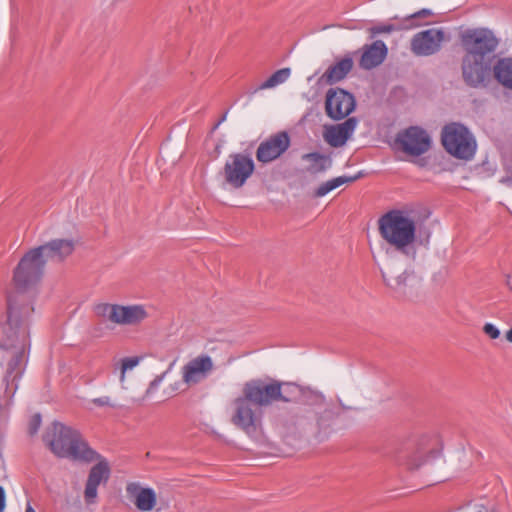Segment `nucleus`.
Wrapping results in <instances>:
<instances>
[{
	"instance_id": "1",
	"label": "nucleus",
	"mask_w": 512,
	"mask_h": 512,
	"mask_svg": "<svg viewBox=\"0 0 512 512\" xmlns=\"http://www.w3.org/2000/svg\"><path fill=\"white\" fill-rule=\"evenodd\" d=\"M462 51L460 61L464 83L471 88L486 87L491 79V57L500 45V38L487 27H468L458 32Z\"/></svg>"
},
{
	"instance_id": "2",
	"label": "nucleus",
	"mask_w": 512,
	"mask_h": 512,
	"mask_svg": "<svg viewBox=\"0 0 512 512\" xmlns=\"http://www.w3.org/2000/svg\"><path fill=\"white\" fill-rule=\"evenodd\" d=\"M280 388L281 386H248L244 396L234 399L231 403V423L251 439H261L263 427L259 406L276 400L287 401L288 399L282 396Z\"/></svg>"
},
{
	"instance_id": "3",
	"label": "nucleus",
	"mask_w": 512,
	"mask_h": 512,
	"mask_svg": "<svg viewBox=\"0 0 512 512\" xmlns=\"http://www.w3.org/2000/svg\"><path fill=\"white\" fill-rule=\"evenodd\" d=\"M378 230L386 243L395 252L408 258L416 254V223L404 210H391L378 220Z\"/></svg>"
},
{
	"instance_id": "4",
	"label": "nucleus",
	"mask_w": 512,
	"mask_h": 512,
	"mask_svg": "<svg viewBox=\"0 0 512 512\" xmlns=\"http://www.w3.org/2000/svg\"><path fill=\"white\" fill-rule=\"evenodd\" d=\"M44 442L58 457L92 461L96 453L90 449L80 433L70 426L53 422L44 434Z\"/></svg>"
},
{
	"instance_id": "5",
	"label": "nucleus",
	"mask_w": 512,
	"mask_h": 512,
	"mask_svg": "<svg viewBox=\"0 0 512 512\" xmlns=\"http://www.w3.org/2000/svg\"><path fill=\"white\" fill-rule=\"evenodd\" d=\"M441 143L448 154L459 160H472L477 150L474 135L463 124L456 122L442 128Z\"/></svg>"
},
{
	"instance_id": "6",
	"label": "nucleus",
	"mask_w": 512,
	"mask_h": 512,
	"mask_svg": "<svg viewBox=\"0 0 512 512\" xmlns=\"http://www.w3.org/2000/svg\"><path fill=\"white\" fill-rule=\"evenodd\" d=\"M46 259L40 249L33 248L19 261L13 273V281L17 288L26 289L38 283L44 273Z\"/></svg>"
},
{
	"instance_id": "7",
	"label": "nucleus",
	"mask_w": 512,
	"mask_h": 512,
	"mask_svg": "<svg viewBox=\"0 0 512 512\" xmlns=\"http://www.w3.org/2000/svg\"><path fill=\"white\" fill-rule=\"evenodd\" d=\"M254 170L255 164L249 154L232 153L227 157L221 174L226 185L240 189L253 175Z\"/></svg>"
},
{
	"instance_id": "8",
	"label": "nucleus",
	"mask_w": 512,
	"mask_h": 512,
	"mask_svg": "<svg viewBox=\"0 0 512 512\" xmlns=\"http://www.w3.org/2000/svg\"><path fill=\"white\" fill-rule=\"evenodd\" d=\"M446 40L442 28H430L416 33L410 42V49L416 56H431L438 53Z\"/></svg>"
},
{
	"instance_id": "9",
	"label": "nucleus",
	"mask_w": 512,
	"mask_h": 512,
	"mask_svg": "<svg viewBox=\"0 0 512 512\" xmlns=\"http://www.w3.org/2000/svg\"><path fill=\"white\" fill-rule=\"evenodd\" d=\"M397 142L400 144L403 152L412 156H420L431 147L429 134L418 126H411L399 133Z\"/></svg>"
},
{
	"instance_id": "10",
	"label": "nucleus",
	"mask_w": 512,
	"mask_h": 512,
	"mask_svg": "<svg viewBox=\"0 0 512 512\" xmlns=\"http://www.w3.org/2000/svg\"><path fill=\"white\" fill-rule=\"evenodd\" d=\"M354 96L343 89H330L326 95V114L334 119L340 120L348 116L355 109Z\"/></svg>"
},
{
	"instance_id": "11",
	"label": "nucleus",
	"mask_w": 512,
	"mask_h": 512,
	"mask_svg": "<svg viewBox=\"0 0 512 512\" xmlns=\"http://www.w3.org/2000/svg\"><path fill=\"white\" fill-rule=\"evenodd\" d=\"M381 273L385 284L398 295H410L419 286V279L414 272L404 271L396 275L393 265L390 263L386 264Z\"/></svg>"
},
{
	"instance_id": "12",
	"label": "nucleus",
	"mask_w": 512,
	"mask_h": 512,
	"mask_svg": "<svg viewBox=\"0 0 512 512\" xmlns=\"http://www.w3.org/2000/svg\"><path fill=\"white\" fill-rule=\"evenodd\" d=\"M215 364L208 354H199L191 358L181 368L182 381L185 384L199 383L207 379L214 371Z\"/></svg>"
},
{
	"instance_id": "13",
	"label": "nucleus",
	"mask_w": 512,
	"mask_h": 512,
	"mask_svg": "<svg viewBox=\"0 0 512 512\" xmlns=\"http://www.w3.org/2000/svg\"><path fill=\"white\" fill-rule=\"evenodd\" d=\"M290 146L287 132L281 131L261 142L256 151V158L261 163H269L279 158Z\"/></svg>"
},
{
	"instance_id": "14",
	"label": "nucleus",
	"mask_w": 512,
	"mask_h": 512,
	"mask_svg": "<svg viewBox=\"0 0 512 512\" xmlns=\"http://www.w3.org/2000/svg\"><path fill=\"white\" fill-rule=\"evenodd\" d=\"M126 497L140 512H150L157 505L156 492L137 482H130L126 485Z\"/></svg>"
},
{
	"instance_id": "15",
	"label": "nucleus",
	"mask_w": 512,
	"mask_h": 512,
	"mask_svg": "<svg viewBox=\"0 0 512 512\" xmlns=\"http://www.w3.org/2000/svg\"><path fill=\"white\" fill-rule=\"evenodd\" d=\"M109 475L110 468L105 461H100L91 468L84 489V500L86 504L91 505L96 503L98 487L100 484L108 481Z\"/></svg>"
},
{
	"instance_id": "16",
	"label": "nucleus",
	"mask_w": 512,
	"mask_h": 512,
	"mask_svg": "<svg viewBox=\"0 0 512 512\" xmlns=\"http://www.w3.org/2000/svg\"><path fill=\"white\" fill-rule=\"evenodd\" d=\"M356 125V118H348L341 124L327 127L323 133V138L330 146L335 148L341 147L352 135Z\"/></svg>"
},
{
	"instance_id": "17",
	"label": "nucleus",
	"mask_w": 512,
	"mask_h": 512,
	"mask_svg": "<svg viewBox=\"0 0 512 512\" xmlns=\"http://www.w3.org/2000/svg\"><path fill=\"white\" fill-rule=\"evenodd\" d=\"M387 52L388 49L381 40H377L371 45H365L359 62L360 67L370 70L379 66L385 60Z\"/></svg>"
},
{
	"instance_id": "18",
	"label": "nucleus",
	"mask_w": 512,
	"mask_h": 512,
	"mask_svg": "<svg viewBox=\"0 0 512 512\" xmlns=\"http://www.w3.org/2000/svg\"><path fill=\"white\" fill-rule=\"evenodd\" d=\"M37 248L40 249V252L46 260L55 259L58 261H62L63 259L72 254L75 245L72 240L55 239Z\"/></svg>"
},
{
	"instance_id": "19",
	"label": "nucleus",
	"mask_w": 512,
	"mask_h": 512,
	"mask_svg": "<svg viewBox=\"0 0 512 512\" xmlns=\"http://www.w3.org/2000/svg\"><path fill=\"white\" fill-rule=\"evenodd\" d=\"M27 364V356L24 349L16 351L8 361L3 375L5 384H16L24 374Z\"/></svg>"
},
{
	"instance_id": "20",
	"label": "nucleus",
	"mask_w": 512,
	"mask_h": 512,
	"mask_svg": "<svg viewBox=\"0 0 512 512\" xmlns=\"http://www.w3.org/2000/svg\"><path fill=\"white\" fill-rule=\"evenodd\" d=\"M438 455L439 451L424 445H419L413 448L405 459L398 457L397 461L406 465L408 469L414 470L420 468Z\"/></svg>"
},
{
	"instance_id": "21",
	"label": "nucleus",
	"mask_w": 512,
	"mask_h": 512,
	"mask_svg": "<svg viewBox=\"0 0 512 512\" xmlns=\"http://www.w3.org/2000/svg\"><path fill=\"white\" fill-rule=\"evenodd\" d=\"M148 317V313L142 305H118L117 325H137Z\"/></svg>"
},
{
	"instance_id": "22",
	"label": "nucleus",
	"mask_w": 512,
	"mask_h": 512,
	"mask_svg": "<svg viewBox=\"0 0 512 512\" xmlns=\"http://www.w3.org/2000/svg\"><path fill=\"white\" fill-rule=\"evenodd\" d=\"M491 74L494 79L505 89L512 91V57H501L493 65Z\"/></svg>"
},
{
	"instance_id": "23",
	"label": "nucleus",
	"mask_w": 512,
	"mask_h": 512,
	"mask_svg": "<svg viewBox=\"0 0 512 512\" xmlns=\"http://www.w3.org/2000/svg\"><path fill=\"white\" fill-rule=\"evenodd\" d=\"M353 67L351 58H343L334 65L330 66L326 72L320 77V81L332 85L346 77Z\"/></svg>"
},
{
	"instance_id": "24",
	"label": "nucleus",
	"mask_w": 512,
	"mask_h": 512,
	"mask_svg": "<svg viewBox=\"0 0 512 512\" xmlns=\"http://www.w3.org/2000/svg\"><path fill=\"white\" fill-rule=\"evenodd\" d=\"M145 388L144 394L140 395H133L132 392H128V394L131 396V399L136 402L143 401L147 398L153 399L155 401H164L165 399L172 397L175 393L174 388L170 389H161L163 386H143Z\"/></svg>"
},
{
	"instance_id": "25",
	"label": "nucleus",
	"mask_w": 512,
	"mask_h": 512,
	"mask_svg": "<svg viewBox=\"0 0 512 512\" xmlns=\"http://www.w3.org/2000/svg\"><path fill=\"white\" fill-rule=\"evenodd\" d=\"M302 160L309 163L307 171L311 174H317L326 171L331 167L332 161L329 156L318 152L307 153L302 156Z\"/></svg>"
},
{
	"instance_id": "26",
	"label": "nucleus",
	"mask_w": 512,
	"mask_h": 512,
	"mask_svg": "<svg viewBox=\"0 0 512 512\" xmlns=\"http://www.w3.org/2000/svg\"><path fill=\"white\" fill-rule=\"evenodd\" d=\"M359 179V175L355 176H339L333 179H330L321 185L315 190L314 195L315 197H323L330 191L340 187L343 184L346 183H352Z\"/></svg>"
},
{
	"instance_id": "27",
	"label": "nucleus",
	"mask_w": 512,
	"mask_h": 512,
	"mask_svg": "<svg viewBox=\"0 0 512 512\" xmlns=\"http://www.w3.org/2000/svg\"><path fill=\"white\" fill-rule=\"evenodd\" d=\"M291 75L290 68H282L274 72L267 80H265L260 86L259 90H265L274 88L288 80Z\"/></svg>"
},
{
	"instance_id": "28",
	"label": "nucleus",
	"mask_w": 512,
	"mask_h": 512,
	"mask_svg": "<svg viewBox=\"0 0 512 512\" xmlns=\"http://www.w3.org/2000/svg\"><path fill=\"white\" fill-rule=\"evenodd\" d=\"M118 305L119 304L99 303L94 306L93 311L96 316L115 324Z\"/></svg>"
},
{
	"instance_id": "29",
	"label": "nucleus",
	"mask_w": 512,
	"mask_h": 512,
	"mask_svg": "<svg viewBox=\"0 0 512 512\" xmlns=\"http://www.w3.org/2000/svg\"><path fill=\"white\" fill-rule=\"evenodd\" d=\"M433 15L430 9L419 10L404 19L403 29H413L424 25L425 23L419 22V19H424Z\"/></svg>"
},
{
	"instance_id": "30",
	"label": "nucleus",
	"mask_w": 512,
	"mask_h": 512,
	"mask_svg": "<svg viewBox=\"0 0 512 512\" xmlns=\"http://www.w3.org/2000/svg\"><path fill=\"white\" fill-rule=\"evenodd\" d=\"M16 389L10 386H0V411L8 409L12 403Z\"/></svg>"
},
{
	"instance_id": "31",
	"label": "nucleus",
	"mask_w": 512,
	"mask_h": 512,
	"mask_svg": "<svg viewBox=\"0 0 512 512\" xmlns=\"http://www.w3.org/2000/svg\"><path fill=\"white\" fill-rule=\"evenodd\" d=\"M141 357L135 356V357H127L122 360V366H121V376L120 380L124 381L125 373L127 370H131L134 367H136L140 361Z\"/></svg>"
},
{
	"instance_id": "32",
	"label": "nucleus",
	"mask_w": 512,
	"mask_h": 512,
	"mask_svg": "<svg viewBox=\"0 0 512 512\" xmlns=\"http://www.w3.org/2000/svg\"><path fill=\"white\" fill-rule=\"evenodd\" d=\"M483 332L491 339H497L500 336L499 329L492 323H486L483 326Z\"/></svg>"
},
{
	"instance_id": "33",
	"label": "nucleus",
	"mask_w": 512,
	"mask_h": 512,
	"mask_svg": "<svg viewBox=\"0 0 512 512\" xmlns=\"http://www.w3.org/2000/svg\"><path fill=\"white\" fill-rule=\"evenodd\" d=\"M41 425V416L40 414H35L32 416L31 420H30V423H29V431H30V434H35L39 427Z\"/></svg>"
},
{
	"instance_id": "34",
	"label": "nucleus",
	"mask_w": 512,
	"mask_h": 512,
	"mask_svg": "<svg viewBox=\"0 0 512 512\" xmlns=\"http://www.w3.org/2000/svg\"><path fill=\"white\" fill-rule=\"evenodd\" d=\"M92 403L95 404L96 406H114L115 405V401L113 399H111L109 396L94 398L92 400Z\"/></svg>"
},
{
	"instance_id": "35",
	"label": "nucleus",
	"mask_w": 512,
	"mask_h": 512,
	"mask_svg": "<svg viewBox=\"0 0 512 512\" xmlns=\"http://www.w3.org/2000/svg\"><path fill=\"white\" fill-rule=\"evenodd\" d=\"M398 28L395 27L394 25H381V26H376V27H373L371 29V32L373 34H381V33H390L392 31H395L397 30Z\"/></svg>"
},
{
	"instance_id": "36",
	"label": "nucleus",
	"mask_w": 512,
	"mask_h": 512,
	"mask_svg": "<svg viewBox=\"0 0 512 512\" xmlns=\"http://www.w3.org/2000/svg\"><path fill=\"white\" fill-rule=\"evenodd\" d=\"M13 318H15V319L17 318L16 310H15L14 306L12 305L11 301L9 300V302H8V321L12 322Z\"/></svg>"
},
{
	"instance_id": "37",
	"label": "nucleus",
	"mask_w": 512,
	"mask_h": 512,
	"mask_svg": "<svg viewBox=\"0 0 512 512\" xmlns=\"http://www.w3.org/2000/svg\"><path fill=\"white\" fill-rule=\"evenodd\" d=\"M464 512H491V511H489L482 505H474V506L466 509Z\"/></svg>"
},
{
	"instance_id": "38",
	"label": "nucleus",
	"mask_w": 512,
	"mask_h": 512,
	"mask_svg": "<svg viewBox=\"0 0 512 512\" xmlns=\"http://www.w3.org/2000/svg\"><path fill=\"white\" fill-rule=\"evenodd\" d=\"M6 506V497L3 487L0 486V511H3Z\"/></svg>"
},
{
	"instance_id": "39",
	"label": "nucleus",
	"mask_w": 512,
	"mask_h": 512,
	"mask_svg": "<svg viewBox=\"0 0 512 512\" xmlns=\"http://www.w3.org/2000/svg\"><path fill=\"white\" fill-rule=\"evenodd\" d=\"M253 384H273V385H276V384H285L284 382H277V381H274V380H269L268 382H263V381H255L253 382Z\"/></svg>"
},
{
	"instance_id": "40",
	"label": "nucleus",
	"mask_w": 512,
	"mask_h": 512,
	"mask_svg": "<svg viewBox=\"0 0 512 512\" xmlns=\"http://www.w3.org/2000/svg\"><path fill=\"white\" fill-rule=\"evenodd\" d=\"M506 285L508 287V289L512 292V276L511 275H506Z\"/></svg>"
},
{
	"instance_id": "41",
	"label": "nucleus",
	"mask_w": 512,
	"mask_h": 512,
	"mask_svg": "<svg viewBox=\"0 0 512 512\" xmlns=\"http://www.w3.org/2000/svg\"><path fill=\"white\" fill-rule=\"evenodd\" d=\"M505 338L508 342L512 343V327L506 332Z\"/></svg>"
},
{
	"instance_id": "42",
	"label": "nucleus",
	"mask_w": 512,
	"mask_h": 512,
	"mask_svg": "<svg viewBox=\"0 0 512 512\" xmlns=\"http://www.w3.org/2000/svg\"><path fill=\"white\" fill-rule=\"evenodd\" d=\"M226 119V113L222 116V118L218 121V123L214 126V129L218 128V126L225 121Z\"/></svg>"
},
{
	"instance_id": "43",
	"label": "nucleus",
	"mask_w": 512,
	"mask_h": 512,
	"mask_svg": "<svg viewBox=\"0 0 512 512\" xmlns=\"http://www.w3.org/2000/svg\"><path fill=\"white\" fill-rule=\"evenodd\" d=\"M163 376L157 377L154 381H152L150 384L156 385L159 384L162 381Z\"/></svg>"
},
{
	"instance_id": "44",
	"label": "nucleus",
	"mask_w": 512,
	"mask_h": 512,
	"mask_svg": "<svg viewBox=\"0 0 512 512\" xmlns=\"http://www.w3.org/2000/svg\"><path fill=\"white\" fill-rule=\"evenodd\" d=\"M25 512H36V511L33 509V507L31 505H28L26 507V511Z\"/></svg>"
},
{
	"instance_id": "45",
	"label": "nucleus",
	"mask_w": 512,
	"mask_h": 512,
	"mask_svg": "<svg viewBox=\"0 0 512 512\" xmlns=\"http://www.w3.org/2000/svg\"><path fill=\"white\" fill-rule=\"evenodd\" d=\"M174 364H175V361H173V362L170 364L169 369H171V368H172V366H174Z\"/></svg>"
},
{
	"instance_id": "46",
	"label": "nucleus",
	"mask_w": 512,
	"mask_h": 512,
	"mask_svg": "<svg viewBox=\"0 0 512 512\" xmlns=\"http://www.w3.org/2000/svg\"><path fill=\"white\" fill-rule=\"evenodd\" d=\"M0 512H3V511H0Z\"/></svg>"
}]
</instances>
